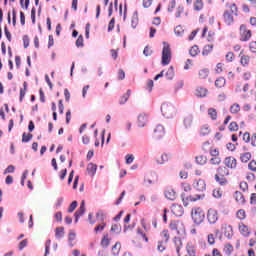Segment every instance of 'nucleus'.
I'll use <instances>...</instances> for the list:
<instances>
[{
  "mask_svg": "<svg viewBox=\"0 0 256 256\" xmlns=\"http://www.w3.org/2000/svg\"><path fill=\"white\" fill-rule=\"evenodd\" d=\"M238 16H239V8L237 7V4L233 2L226 3V8L222 15L223 23L229 27L233 25V23H235V17H238Z\"/></svg>",
  "mask_w": 256,
  "mask_h": 256,
  "instance_id": "obj_1",
  "label": "nucleus"
},
{
  "mask_svg": "<svg viewBox=\"0 0 256 256\" xmlns=\"http://www.w3.org/2000/svg\"><path fill=\"white\" fill-rule=\"evenodd\" d=\"M229 175V168L219 166L217 168V173L215 174V181L219 183V185H227V177H229Z\"/></svg>",
  "mask_w": 256,
  "mask_h": 256,
  "instance_id": "obj_2",
  "label": "nucleus"
},
{
  "mask_svg": "<svg viewBox=\"0 0 256 256\" xmlns=\"http://www.w3.org/2000/svg\"><path fill=\"white\" fill-rule=\"evenodd\" d=\"M171 57V45H169L167 42H163L161 64L164 66L169 65V63H171Z\"/></svg>",
  "mask_w": 256,
  "mask_h": 256,
  "instance_id": "obj_3",
  "label": "nucleus"
},
{
  "mask_svg": "<svg viewBox=\"0 0 256 256\" xmlns=\"http://www.w3.org/2000/svg\"><path fill=\"white\" fill-rule=\"evenodd\" d=\"M191 217L196 225H201L205 221V212L200 207L193 208L191 211Z\"/></svg>",
  "mask_w": 256,
  "mask_h": 256,
  "instance_id": "obj_4",
  "label": "nucleus"
},
{
  "mask_svg": "<svg viewBox=\"0 0 256 256\" xmlns=\"http://www.w3.org/2000/svg\"><path fill=\"white\" fill-rule=\"evenodd\" d=\"M181 199L183 202L184 207H187L190 203H195V201H200V199H205V194H195L187 196V194L182 193Z\"/></svg>",
  "mask_w": 256,
  "mask_h": 256,
  "instance_id": "obj_5",
  "label": "nucleus"
},
{
  "mask_svg": "<svg viewBox=\"0 0 256 256\" xmlns=\"http://www.w3.org/2000/svg\"><path fill=\"white\" fill-rule=\"evenodd\" d=\"M251 37H253V33L250 29L247 28V25H240V41L245 43L247 41H250Z\"/></svg>",
  "mask_w": 256,
  "mask_h": 256,
  "instance_id": "obj_6",
  "label": "nucleus"
},
{
  "mask_svg": "<svg viewBox=\"0 0 256 256\" xmlns=\"http://www.w3.org/2000/svg\"><path fill=\"white\" fill-rule=\"evenodd\" d=\"M207 220L210 225H215V223L219 221V212L213 208H210L207 212Z\"/></svg>",
  "mask_w": 256,
  "mask_h": 256,
  "instance_id": "obj_7",
  "label": "nucleus"
},
{
  "mask_svg": "<svg viewBox=\"0 0 256 256\" xmlns=\"http://www.w3.org/2000/svg\"><path fill=\"white\" fill-rule=\"evenodd\" d=\"M193 187L198 191L199 193H203L207 190V183L203 179H198L193 182Z\"/></svg>",
  "mask_w": 256,
  "mask_h": 256,
  "instance_id": "obj_8",
  "label": "nucleus"
},
{
  "mask_svg": "<svg viewBox=\"0 0 256 256\" xmlns=\"http://www.w3.org/2000/svg\"><path fill=\"white\" fill-rule=\"evenodd\" d=\"M242 139L245 143H250L252 147H256V133L251 135L249 132H245Z\"/></svg>",
  "mask_w": 256,
  "mask_h": 256,
  "instance_id": "obj_9",
  "label": "nucleus"
},
{
  "mask_svg": "<svg viewBox=\"0 0 256 256\" xmlns=\"http://www.w3.org/2000/svg\"><path fill=\"white\" fill-rule=\"evenodd\" d=\"M224 165L228 169H237V159L233 156H228L224 159Z\"/></svg>",
  "mask_w": 256,
  "mask_h": 256,
  "instance_id": "obj_10",
  "label": "nucleus"
},
{
  "mask_svg": "<svg viewBox=\"0 0 256 256\" xmlns=\"http://www.w3.org/2000/svg\"><path fill=\"white\" fill-rule=\"evenodd\" d=\"M221 231L227 239H231V237H233V226L229 224H222Z\"/></svg>",
  "mask_w": 256,
  "mask_h": 256,
  "instance_id": "obj_11",
  "label": "nucleus"
},
{
  "mask_svg": "<svg viewBox=\"0 0 256 256\" xmlns=\"http://www.w3.org/2000/svg\"><path fill=\"white\" fill-rule=\"evenodd\" d=\"M164 196L168 199V201H175L177 199V192L172 187H167L164 191Z\"/></svg>",
  "mask_w": 256,
  "mask_h": 256,
  "instance_id": "obj_12",
  "label": "nucleus"
},
{
  "mask_svg": "<svg viewBox=\"0 0 256 256\" xmlns=\"http://www.w3.org/2000/svg\"><path fill=\"white\" fill-rule=\"evenodd\" d=\"M161 111L164 117H169L170 115H173V111H175V108H173L172 105L164 103L161 106Z\"/></svg>",
  "mask_w": 256,
  "mask_h": 256,
  "instance_id": "obj_13",
  "label": "nucleus"
},
{
  "mask_svg": "<svg viewBox=\"0 0 256 256\" xmlns=\"http://www.w3.org/2000/svg\"><path fill=\"white\" fill-rule=\"evenodd\" d=\"M186 256H197V246L193 242H187L186 244Z\"/></svg>",
  "mask_w": 256,
  "mask_h": 256,
  "instance_id": "obj_14",
  "label": "nucleus"
},
{
  "mask_svg": "<svg viewBox=\"0 0 256 256\" xmlns=\"http://www.w3.org/2000/svg\"><path fill=\"white\" fill-rule=\"evenodd\" d=\"M83 215H85V200L81 201L79 209L74 214L75 223H77L79 218L83 217Z\"/></svg>",
  "mask_w": 256,
  "mask_h": 256,
  "instance_id": "obj_15",
  "label": "nucleus"
},
{
  "mask_svg": "<svg viewBox=\"0 0 256 256\" xmlns=\"http://www.w3.org/2000/svg\"><path fill=\"white\" fill-rule=\"evenodd\" d=\"M240 65L242 67H249V64L251 63V56L247 54H243V52H240Z\"/></svg>",
  "mask_w": 256,
  "mask_h": 256,
  "instance_id": "obj_16",
  "label": "nucleus"
},
{
  "mask_svg": "<svg viewBox=\"0 0 256 256\" xmlns=\"http://www.w3.org/2000/svg\"><path fill=\"white\" fill-rule=\"evenodd\" d=\"M171 211L176 217H182L184 213L183 206L179 204H172Z\"/></svg>",
  "mask_w": 256,
  "mask_h": 256,
  "instance_id": "obj_17",
  "label": "nucleus"
},
{
  "mask_svg": "<svg viewBox=\"0 0 256 256\" xmlns=\"http://www.w3.org/2000/svg\"><path fill=\"white\" fill-rule=\"evenodd\" d=\"M173 243L176 248V254L178 256H181V249H183V240H181V237H174Z\"/></svg>",
  "mask_w": 256,
  "mask_h": 256,
  "instance_id": "obj_18",
  "label": "nucleus"
},
{
  "mask_svg": "<svg viewBox=\"0 0 256 256\" xmlns=\"http://www.w3.org/2000/svg\"><path fill=\"white\" fill-rule=\"evenodd\" d=\"M233 197H234L236 203H238V205H245V203H247L245 196L240 191H236L234 193Z\"/></svg>",
  "mask_w": 256,
  "mask_h": 256,
  "instance_id": "obj_19",
  "label": "nucleus"
},
{
  "mask_svg": "<svg viewBox=\"0 0 256 256\" xmlns=\"http://www.w3.org/2000/svg\"><path fill=\"white\" fill-rule=\"evenodd\" d=\"M165 137V128L162 125H158L154 130V138L161 139Z\"/></svg>",
  "mask_w": 256,
  "mask_h": 256,
  "instance_id": "obj_20",
  "label": "nucleus"
},
{
  "mask_svg": "<svg viewBox=\"0 0 256 256\" xmlns=\"http://www.w3.org/2000/svg\"><path fill=\"white\" fill-rule=\"evenodd\" d=\"M238 229L241 235H243L244 237H248V235L251 233V231L249 230V226L245 225V223L243 222H240L238 224Z\"/></svg>",
  "mask_w": 256,
  "mask_h": 256,
  "instance_id": "obj_21",
  "label": "nucleus"
},
{
  "mask_svg": "<svg viewBox=\"0 0 256 256\" xmlns=\"http://www.w3.org/2000/svg\"><path fill=\"white\" fill-rule=\"evenodd\" d=\"M215 87L218 89H222V87H225L227 85V80L223 76H219L215 82H214Z\"/></svg>",
  "mask_w": 256,
  "mask_h": 256,
  "instance_id": "obj_22",
  "label": "nucleus"
},
{
  "mask_svg": "<svg viewBox=\"0 0 256 256\" xmlns=\"http://www.w3.org/2000/svg\"><path fill=\"white\" fill-rule=\"evenodd\" d=\"M201 137H206V135H209V133H211V127L209 126V124H204L200 127V131H199Z\"/></svg>",
  "mask_w": 256,
  "mask_h": 256,
  "instance_id": "obj_23",
  "label": "nucleus"
},
{
  "mask_svg": "<svg viewBox=\"0 0 256 256\" xmlns=\"http://www.w3.org/2000/svg\"><path fill=\"white\" fill-rule=\"evenodd\" d=\"M208 117L211 121H217L219 114L217 113V109L215 108H208Z\"/></svg>",
  "mask_w": 256,
  "mask_h": 256,
  "instance_id": "obj_24",
  "label": "nucleus"
},
{
  "mask_svg": "<svg viewBox=\"0 0 256 256\" xmlns=\"http://www.w3.org/2000/svg\"><path fill=\"white\" fill-rule=\"evenodd\" d=\"M209 93V90L207 88L204 87H198L196 89V96L203 98V97H207V94Z\"/></svg>",
  "mask_w": 256,
  "mask_h": 256,
  "instance_id": "obj_25",
  "label": "nucleus"
},
{
  "mask_svg": "<svg viewBox=\"0 0 256 256\" xmlns=\"http://www.w3.org/2000/svg\"><path fill=\"white\" fill-rule=\"evenodd\" d=\"M194 11H203V8L205 7V3L203 0H195L193 3Z\"/></svg>",
  "mask_w": 256,
  "mask_h": 256,
  "instance_id": "obj_26",
  "label": "nucleus"
},
{
  "mask_svg": "<svg viewBox=\"0 0 256 256\" xmlns=\"http://www.w3.org/2000/svg\"><path fill=\"white\" fill-rule=\"evenodd\" d=\"M130 97H131V90L128 89L127 92H126L124 95H122V96L120 97V99H119L120 105H125V103H126L127 101H129V98H130Z\"/></svg>",
  "mask_w": 256,
  "mask_h": 256,
  "instance_id": "obj_27",
  "label": "nucleus"
},
{
  "mask_svg": "<svg viewBox=\"0 0 256 256\" xmlns=\"http://www.w3.org/2000/svg\"><path fill=\"white\" fill-rule=\"evenodd\" d=\"M147 125V115L146 114H140L138 116V126L139 127H145Z\"/></svg>",
  "mask_w": 256,
  "mask_h": 256,
  "instance_id": "obj_28",
  "label": "nucleus"
},
{
  "mask_svg": "<svg viewBox=\"0 0 256 256\" xmlns=\"http://www.w3.org/2000/svg\"><path fill=\"white\" fill-rule=\"evenodd\" d=\"M240 111H241V105H239V103H233L230 106V113H232V115H237Z\"/></svg>",
  "mask_w": 256,
  "mask_h": 256,
  "instance_id": "obj_29",
  "label": "nucleus"
},
{
  "mask_svg": "<svg viewBox=\"0 0 256 256\" xmlns=\"http://www.w3.org/2000/svg\"><path fill=\"white\" fill-rule=\"evenodd\" d=\"M251 157L252 155L250 152H245L240 155V161L241 163H249V161H251Z\"/></svg>",
  "mask_w": 256,
  "mask_h": 256,
  "instance_id": "obj_30",
  "label": "nucleus"
},
{
  "mask_svg": "<svg viewBox=\"0 0 256 256\" xmlns=\"http://www.w3.org/2000/svg\"><path fill=\"white\" fill-rule=\"evenodd\" d=\"M87 172H88V175H91L93 177V175L97 173V166L93 163H89L87 165Z\"/></svg>",
  "mask_w": 256,
  "mask_h": 256,
  "instance_id": "obj_31",
  "label": "nucleus"
},
{
  "mask_svg": "<svg viewBox=\"0 0 256 256\" xmlns=\"http://www.w3.org/2000/svg\"><path fill=\"white\" fill-rule=\"evenodd\" d=\"M236 217L239 221H245L247 219V212L244 209H240L236 212Z\"/></svg>",
  "mask_w": 256,
  "mask_h": 256,
  "instance_id": "obj_32",
  "label": "nucleus"
},
{
  "mask_svg": "<svg viewBox=\"0 0 256 256\" xmlns=\"http://www.w3.org/2000/svg\"><path fill=\"white\" fill-rule=\"evenodd\" d=\"M160 235H161L164 243H169V239H171V234H169V230H167V229L162 230Z\"/></svg>",
  "mask_w": 256,
  "mask_h": 256,
  "instance_id": "obj_33",
  "label": "nucleus"
},
{
  "mask_svg": "<svg viewBox=\"0 0 256 256\" xmlns=\"http://www.w3.org/2000/svg\"><path fill=\"white\" fill-rule=\"evenodd\" d=\"M131 25L133 29H136L137 25H139V14L137 12L132 15Z\"/></svg>",
  "mask_w": 256,
  "mask_h": 256,
  "instance_id": "obj_34",
  "label": "nucleus"
},
{
  "mask_svg": "<svg viewBox=\"0 0 256 256\" xmlns=\"http://www.w3.org/2000/svg\"><path fill=\"white\" fill-rule=\"evenodd\" d=\"M107 217V214L103 210H98L96 213V219L98 221H101V223H105V218Z\"/></svg>",
  "mask_w": 256,
  "mask_h": 256,
  "instance_id": "obj_35",
  "label": "nucleus"
},
{
  "mask_svg": "<svg viewBox=\"0 0 256 256\" xmlns=\"http://www.w3.org/2000/svg\"><path fill=\"white\" fill-rule=\"evenodd\" d=\"M184 126L186 127V129H189V127H191V125H193V115H188L184 118Z\"/></svg>",
  "mask_w": 256,
  "mask_h": 256,
  "instance_id": "obj_36",
  "label": "nucleus"
},
{
  "mask_svg": "<svg viewBox=\"0 0 256 256\" xmlns=\"http://www.w3.org/2000/svg\"><path fill=\"white\" fill-rule=\"evenodd\" d=\"M169 228L172 231H177L178 235H181V232L179 231V222L172 220L169 224Z\"/></svg>",
  "mask_w": 256,
  "mask_h": 256,
  "instance_id": "obj_37",
  "label": "nucleus"
},
{
  "mask_svg": "<svg viewBox=\"0 0 256 256\" xmlns=\"http://www.w3.org/2000/svg\"><path fill=\"white\" fill-rule=\"evenodd\" d=\"M189 53L191 57H197L201 53V50H199V46L194 45L190 48Z\"/></svg>",
  "mask_w": 256,
  "mask_h": 256,
  "instance_id": "obj_38",
  "label": "nucleus"
},
{
  "mask_svg": "<svg viewBox=\"0 0 256 256\" xmlns=\"http://www.w3.org/2000/svg\"><path fill=\"white\" fill-rule=\"evenodd\" d=\"M199 79H207L209 77V69L203 68L198 72Z\"/></svg>",
  "mask_w": 256,
  "mask_h": 256,
  "instance_id": "obj_39",
  "label": "nucleus"
},
{
  "mask_svg": "<svg viewBox=\"0 0 256 256\" xmlns=\"http://www.w3.org/2000/svg\"><path fill=\"white\" fill-rule=\"evenodd\" d=\"M165 77L166 79H168L169 81H171L173 79V77H175V71L173 70V66H171L170 68H168V70L165 73Z\"/></svg>",
  "mask_w": 256,
  "mask_h": 256,
  "instance_id": "obj_40",
  "label": "nucleus"
},
{
  "mask_svg": "<svg viewBox=\"0 0 256 256\" xmlns=\"http://www.w3.org/2000/svg\"><path fill=\"white\" fill-rule=\"evenodd\" d=\"M65 235V228L63 227H58L55 230V237L57 239H61V237H63Z\"/></svg>",
  "mask_w": 256,
  "mask_h": 256,
  "instance_id": "obj_41",
  "label": "nucleus"
},
{
  "mask_svg": "<svg viewBox=\"0 0 256 256\" xmlns=\"http://www.w3.org/2000/svg\"><path fill=\"white\" fill-rule=\"evenodd\" d=\"M111 239H109V235H105L101 240V247L107 249V246L110 245Z\"/></svg>",
  "mask_w": 256,
  "mask_h": 256,
  "instance_id": "obj_42",
  "label": "nucleus"
},
{
  "mask_svg": "<svg viewBox=\"0 0 256 256\" xmlns=\"http://www.w3.org/2000/svg\"><path fill=\"white\" fill-rule=\"evenodd\" d=\"M225 59L227 63H233L235 61V53L229 51L225 55Z\"/></svg>",
  "mask_w": 256,
  "mask_h": 256,
  "instance_id": "obj_43",
  "label": "nucleus"
},
{
  "mask_svg": "<svg viewBox=\"0 0 256 256\" xmlns=\"http://www.w3.org/2000/svg\"><path fill=\"white\" fill-rule=\"evenodd\" d=\"M105 227H107V223L105 222H101L100 224H98L95 228H94V232L96 233H101V231L105 230Z\"/></svg>",
  "mask_w": 256,
  "mask_h": 256,
  "instance_id": "obj_44",
  "label": "nucleus"
},
{
  "mask_svg": "<svg viewBox=\"0 0 256 256\" xmlns=\"http://www.w3.org/2000/svg\"><path fill=\"white\" fill-rule=\"evenodd\" d=\"M23 87L20 89V102H23V99H25V95L27 94V82L23 83Z\"/></svg>",
  "mask_w": 256,
  "mask_h": 256,
  "instance_id": "obj_45",
  "label": "nucleus"
},
{
  "mask_svg": "<svg viewBox=\"0 0 256 256\" xmlns=\"http://www.w3.org/2000/svg\"><path fill=\"white\" fill-rule=\"evenodd\" d=\"M121 251V243L116 242L115 245L112 247V254L114 256L119 255V252Z\"/></svg>",
  "mask_w": 256,
  "mask_h": 256,
  "instance_id": "obj_46",
  "label": "nucleus"
},
{
  "mask_svg": "<svg viewBox=\"0 0 256 256\" xmlns=\"http://www.w3.org/2000/svg\"><path fill=\"white\" fill-rule=\"evenodd\" d=\"M167 243H165V241L160 240L157 243V251H159V253H163V251H165Z\"/></svg>",
  "mask_w": 256,
  "mask_h": 256,
  "instance_id": "obj_47",
  "label": "nucleus"
},
{
  "mask_svg": "<svg viewBox=\"0 0 256 256\" xmlns=\"http://www.w3.org/2000/svg\"><path fill=\"white\" fill-rule=\"evenodd\" d=\"M33 139V134L31 133H23L22 134V143H29Z\"/></svg>",
  "mask_w": 256,
  "mask_h": 256,
  "instance_id": "obj_48",
  "label": "nucleus"
},
{
  "mask_svg": "<svg viewBox=\"0 0 256 256\" xmlns=\"http://www.w3.org/2000/svg\"><path fill=\"white\" fill-rule=\"evenodd\" d=\"M167 161H169L168 154H162L160 158L157 159V163H159V165H163V163H167Z\"/></svg>",
  "mask_w": 256,
  "mask_h": 256,
  "instance_id": "obj_49",
  "label": "nucleus"
},
{
  "mask_svg": "<svg viewBox=\"0 0 256 256\" xmlns=\"http://www.w3.org/2000/svg\"><path fill=\"white\" fill-rule=\"evenodd\" d=\"M196 163L198 165H205V163H207V156H203V155L197 156Z\"/></svg>",
  "mask_w": 256,
  "mask_h": 256,
  "instance_id": "obj_50",
  "label": "nucleus"
},
{
  "mask_svg": "<svg viewBox=\"0 0 256 256\" xmlns=\"http://www.w3.org/2000/svg\"><path fill=\"white\" fill-rule=\"evenodd\" d=\"M181 189H182L185 193H189V192H191V184H189V182H182V183H181Z\"/></svg>",
  "mask_w": 256,
  "mask_h": 256,
  "instance_id": "obj_51",
  "label": "nucleus"
},
{
  "mask_svg": "<svg viewBox=\"0 0 256 256\" xmlns=\"http://www.w3.org/2000/svg\"><path fill=\"white\" fill-rule=\"evenodd\" d=\"M141 225L146 233H148L149 229H151V224H149L145 218L141 219Z\"/></svg>",
  "mask_w": 256,
  "mask_h": 256,
  "instance_id": "obj_52",
  "label": "nucleus"
},
{
  "mask_svg": "<svg viewBox=\"0 0 256 256\" xmlns=\"http://www.w3.org/2000/svg\"><path fill=\"white\" fill-rule=\"evenodd\" d=\"M110 231L111 233L119 234L121 232V224H112Z\"/></svg>",
  "mask_w": 256,
  "mask_h": 256,
  "instance_id": "obj_53",
  "label": "nucleus"
},
{
  "mask_svg": "<svg viewBox=\"0 0 256 256\" xmlns=\"http://www.w3.org/2000/svg\"><path fill=\"white\" fill-rule=\"evenodd\" d=\"M211 51H213V45L212 44L205 45L202 51V55H209Z\"/></svg>",
  "mask_w": 256,
  "mask_h": 256,
  "instance_id": "obj_54",
  "label": "nucleus"
},
{
  "mask_svg": "<svg viewBox=\"0 0 256 256\" xmlns=\"http://www.w3.org/2000/svg\"><path fill=\"white\" fill-rule=\"evenodd\" d=\"M224 253L226 255H231V253H233V245H231L230 243L225 244Z\"/></svg>",
  "mask_w": 256,
  "mask_h": 256,
  "instance_id": "obj_55",
  "label": "nucleus"
},
{
  "mask_svg": "<svg viewBox=\"0 0 256 256\" xmlns=\"http://www.w3.org/2000/svg\"><path fill=\"white\" fill-rule=\"evenodd\" d=\"M213 197L215 199H221V197H223V191H221V189L216 188L213 190Z\"/></svg>",
  "mask_w": 256,
  "mask_h": 256,
  "instance_id": "obj_56",
  "label": "nucleus"
},
{
  "mask_svg": "<svg viewBox=\"0 0 256 256\" xmlns=\"http://www.w3.org/2000/svg\"><path fill=\"white\" fill-rule=\"evenodd\" d=\"M228 129L231 132L239 131V124H237V122H231L228 126Z\"/></svg>",
  "mask_w": 256,
  "mask_h": 256,
  "instance_id": "obj_57",
  "label": "nucleus"
},
{
  "mask_svg": "<svg viewBox=\"0 0 256 256\" xmlns=\"http://www.w3.org/2000/svg\"><path fill=\"white\" fill-rule=\"evenodd\" d=\"M211 165H221V157L219 156H212L210 159Z\"/></svg>",
  "mask_w": 256,
  "mask_h": 256,
  "instance_id": "obj_58",
  "label": "nucleus"
},
{
  "mask_svg": "<svg viewBox=\"0 0 256 256\" xmlns=\"http://www.w3.org/2000/svg\"><path fill=\"white\" fill-rule=\"evenodd\" d=\"M137 234L145 241V243H149V237H147V234L143 232V230L138 229Z\"/></svg>",
  "mask_w": 256,
  "mask_h": 256,
  "instance_id": "obj_59",
  "label": "nucleus"
},
{
  "mask_svg": "<svg viewBox=\"0 0 256 256\" xmlns=\"http://www.w3.org/2000/svg\"><path fill=\"white\" fill-rule=\"evenodd\" d=\"M174 33L178 37H181V35H183V33H184L183 27L182 26H176V28L174 29Z\"/></svg>",
  "mask_w": 256,
  "mask_h": 256,
  "instance_id": "obj_60",
  "label": "nucleus"
},
{
  "mask_svg": "<svg viewBox=\"0 0 256 256\" xmlns=\"http://www.w3.org/2000/svg\"><path fill=\"white\" fill-rule=\"evenodd\" d=\"M248 169L250 171H254L256 172V161L255 160H251L248 164Z\"/></svg>",
  "mask_w": 256,
  "mask_h": 256,
  "instance_id": "obj_61",
  "label": "nucleus"
},
{
  "mask_svg": "<svg viewBox=\"0 0 256 256\" xmlns=\"http://www.w3.org/2000/svg\"><path fill=\"white\" fill-rule=\"evenodd\" d=\"M211 157H219V149L218 148H210Z\"/></svg>",
  "mask_w": 256,
  "mask_h": 256,
  "instance_id": "obj_62",
  "label": "nucleus"
},
{
  "mask_svg": "<svg viewBox=\"0 0 256 256\" xmlns=\"http://www.w3.org/2000/svg\"><path fill=\"white\" fill-rule=\"evenodd\" d=\"M83 35L78 36L77 40H76V47H83Z\"/></svg>",
  "mask_w": 256,
  "mask_h": 256,
  "instance_id": "obj_63",
  "label": "nucleus"
},
{
  "mask_svg": "<svg viewBox=\"0 0 256 256\" xmlns=\"http://www.w3.org/2000/svg\"><path fill=\"white\" fill-rule=\"evenodd\" d=\"M249 50L251 51V53H256V41L250 42Z\"/></svg>",
  "mask_w": 256,
  "mask_h": 256,
  "instance_id": "obj_64",
  "label": "nucleus"
}]
</instances>
